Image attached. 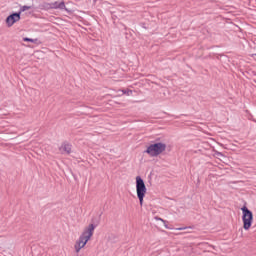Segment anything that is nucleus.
Returning a JSON list of instances; mask_svg holds the SVG:
<instances>
[{"mask_svg": "<svg viewBox=\"0 0 256 256\" xmlns=\"http://www.w3.org/2000/svg\"><path fill=\"white\" fill-rule=\"evenodd\" d=\"M166 149H167L166 143L157 142V143L150 144L146 149V153L150 157H159V155H161L162 153H165Z\"/></svg>", "mask_w": 256, "mask_h": 256, "instance_id": "nucleus-1", "label": "nucleus"}, {"mask_svg": "<svg viewBox=\"0 0 256 256\" xmlns=\"http://www.w3.org/2000/svg\"><path fill=\"white\" fill-rule=\"evenodd\" d=\"M242 211V223L244 231H249L253 226V212L247 208V206H243L241 208Z\"/></svg>", "mask_w": 256, "mask_h": 256, "instance_id": "nucleus-2", "label": "nucleus"}, {"mask_svg": "<svg viewBox=\"0 0 256 256\" xmlns=\"http://www.w3.org/2000/svg\"><path fill=\"white\" fill-rule=\"evenodd\" d=\"M136 193L140 201V205L143 206V200L145 199V195H147V186H145V181H143L141 176L136 177Z\"/></svg>", "mask_w": 256, "mask_h": 256, "instance_id": "nucleus-3", "label": "nucleus"}, {"mask_svg": "<svg viewBox=\"0 0 256 256\" xmlns=\"http://www.w3.org/2000/svg\"><path fill=\"white\" fill-rule=\"evenodd\" d=\"M95 233V225L94 224H89L84 228L82 231L80 237L84 239L85 241H91V238L93 237Z\"/></svg>", "mask_w": 256, "mask_h": 256, "instance_id": "nucleus-4", "label": "nucleus"}, {"mask_svg": "<svg viewBox=\"0 0 256 256\" xmlns=\"http://www.w3.org/2000/svg\"><path fill=\"white\" fill-rule=\"evenodd\" d=\"M89 243L87 240H84V238L80 237L76 240L74 243V250L75 253H80L81 249H85V246Z\"/></svg>", "mask_w": 256, "mask_h": 256, "instance_id": "nucleus-5", "label": "nucleus"}, {"mask_svg": "<svg viewBox=\"0 0 256 256\" xmlns=\"http://www.w3.org/2000/svg\"><path fill=\"white\" fill-rule=\"evenodd\" d=\"M20 20H21V15L19 13L11 14L6 19V25H8V27H13V25H15V23H17V21H20Z\"/></svg>", "mask_w": 256, "mask_h": 256, "instance_id": "nucleus-6", "label": "nucleus"}, {"mask_svg": "<svg viewBox=\"0 0 256 256\" xmlns=\"http://www.w3.org/2000/svg\"><path fill=\"white\" fill-rule=\"evenodd\" d=\"M59 151L60 153H62V155H69L71 154V144L64 142L61 144V146L59 147Z\"/></svg>", "mask_w": 256, "mask_h": 256, "instance_id": "nucleus-7", "label": "nucleus"}, {"mask_svg": "<svg viewBox=\"0 0 256 256\" xmlns=\"http://www.w3.org/2000/svg\"><path fill=\"white\" fill-rule=\"evenodd\" d=\"M53 9H65V2H55L53 4Z\"/></svg>", "mask_w": 256, "mask_h": 256, "instance_id": "nucleus-8", "label": "nucleus"}, {"mask_svg": "<svg viewBox=\"0 0 256 256\" xmlns=\"http://www.w3.org/2000/svg\"><path fill=\"white\" fill-rule=\"evenodd\" d=\"M156 221H161L164 224L165 228L169 229V226H167V221H165L163 218H157L156 217Z\"/></svg>", "mask_w": 256, "mask_h": 256, "instance_id": "nucleus-9", "label": "nucleus"}, {"mask_svg": "<svg viewBox=\"0 0 256 256\" xmlns=\"http://www.w3.org/2000/svg\"><path fill=\"white\" fill-rule=\"evenodd\" d=\"M23 41L29 42V43H35V40L31 38H23Z\"/></svg>", "mask_w": 256, "mask_h": 256, "instance_id": "nucleus-10", "label": "nucleus"}, {"mask_svg": "<svg viewBox=\"0 0 256 256\" xmlns=\"http://www.w3.org/2000/svg\"><path fill=\"white\" fill-rule=\"evenodd\" d=\"M122 93H123L124 95H132V94H133V91H131V90H127V91L122 90Z\"/></svg>", "mask_w": 256, "mask_h": 256, "instance_id": "nucleus-11", "label": "nucleus"}, {"mask_svg": "<svg viewBox=\"0 0 256 256\" xmlns=\"http://www.w3.org/2000/svg\"><path fill=\"white\" fill-rule=\"evenodd\" d=\"M31 9V6H23L22 11H29Z\"/></svg>", "mask_w": 256, "mask_h": 256, "instance_id": "nucleus-12", "label": "nucleus"}, {"mask_svg": "<svg viewBox=\"0 0 256 256\" xmlns=\"http://www.w3.org/2000/svg\"><path fill=\"white\" fill-rule=\"evenodd\" d=\"M184 228H177V231H183Z\"/></svg>", "mask_w": 256, "mask_h": 256, "instance_id": "nucleus-13", "label": "nucleus"}]
</instances>
